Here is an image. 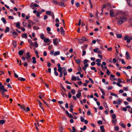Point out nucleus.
<instances>
[{
    "label": "nucleus",
    "mask_w": 132,
    "mask_h": 132,
    "mask_svg": "<svg viewBox=\"0 0 132 132\" xmlns=\"http://www.w3.org/2000/svg\"><path fill=\"white\" fill-rule=\"evenodd\" d=\"M28 41L29 43L31 46L33 45V43H32V40L30 39H28Z\"/></svg>",
    "instance_id": "5701e85b"
},
{
    "label": "nucleus",
    "mask_w": 132,
    "mask_h": 132,
    "mask_svg": "<svg viewBox=\"0 0 132 132\" xmlns=\"http://www.w3.org/2000/svg\"><path fill=\"white\" fill-rule=\"evenodd\" d=\"M114 129L116 131H117L119 130V128L118 127L116 126L114 127Z\"/></svg>",
    "instance_id": "09e8293b"
},
{
    "label": "nucleus",
    "mask_w": 132,
    "mask_h": 132,
    "mask_svg": "<svg viewBox=\"0 0 132 132\" xmlns=\"http://www.w3.org/2000/svg\"><path fill=\"white\" fill-rule=\"evenodd\" d=\"M8 31V27H7L6 28L5 30L4 31L5 33H6Z\"/></svg>",
    "instance_id": "69168bd1"
},
{
    "label": "nucleus",
    "mask_w": 132,
    "mask_h": 132,
    "mask_svg": "<svg viewBox=\"0 0 132 132\" xmlns=\"http://www.w3.org/2000/svg\"><path fill=\"white\" fill-rule=\"evenodd\" d=\"M21 37L23 38H27V35L26 33H25L21 35Z\"/></svg>",
    "instance_id": "a211bd4d"
},
{
    "label": "nucleus",
    "mask_w": 132,
    "mask_h": 132,
    "mask_svg": "<svg viewBox=\"0 0 132 132\" xmlns=\"http://www.w3.org/2000/svg\"><path fill=\"white\" fill-rule=\"evenodd\" d=\"M13 45L15 46V47L16 46V45H17V43H16V41H13Z\"/></svg>",
    "instance_id": "49530a36"
},
{
    "label": "nucleus",
    "mask_w": 132,
    "mask_h": 132,
    "mask_svg": "<svg viewBox=\"0 0 132 132\" xmlns=\"http://www.w3.org/2000/svg\"><path fill=\"white\" fill-rule=\"evenodd\" d=\"M127 81L128 82H131V83H132V79H127Z\"/></svg>",
    "instance_id": "052dcab7"
},
{
    "label": "nucleus",
    "mask_w": 132,
    "mask_h": 132,
    "mask_svg": "<svg viewBox=\"0 0 132 132\" xmlns=\"http://www.w3.org/2000/svg\"><path fill=\"white\" fill-rule=\"evenodd\" d=\"M1 90H2L3 91H4V92H7V90L4 88V86H1Z\"/></svg>",
    "instance_id": "4468645a"
},
{
    "label": "nucleus",
    "mask_w": 132,
    "mask_h": 132,
    "mask_svg": "<svg viewBox=\"0 0 132 132\" xmlns=\"http://www.w3.org/2000/svg\"><path fill=\"white\" fill-rule=\"evenodd\" d=\"M129 22L130 25L132 26V18L129 19Z\"/></svg>",
    "instance_id": "2f4dec72"
},
{
    "label": "nucleus",
    "mask_w": 132,
    "mask_h": 132,
    "mask_svg": "<svg viewBox=\"0 0 132 132\" xmlns=\"http://www.w3.org/2000/svg\"><path fill=\"white\" fill-rule=\"evenodd\" d=\"M127 100L128 102H132V98L128 97L127 98Z\"/></svg>",
    "instance_id": "c85d7f7f"
},
{
    "label": "nucleus",
    "mask_w": 132,
    "mask_h": 132,
    "mask_svg": "<svg viewBox=\"0 0 132 132\" xmlns=\"http://www.w3.org/2000/svg\"><path fill=\"white\" fill-rule=\"evenodd\" d=\"M22 24L24 27H26L27 26V23L26 22L23 21L22 22Z\"/></svg>",
    "instance_id": "a878e982"
},
{
    "label": "nucleus",
    "mask_w": 132,
    "mask_h": 132,
    "mask_svg": "<svg viewBox=\"0 0 132 132\" xmlns=\"http://www.w3.org/2000/svg\"><path fill=\"white\" fill-rule=\"evenodd\" d=\"M18 105L20 106L21 108V109L22 110H25V107L24 105H21L20 104H18Z\"/></svg>",
    "instance_id": "f3484780"
},
{
    "label": "nucleus",
    "mask_w": 132,
    "mask_h": 132,
    "mask_svg": "<svg viewBox=\"0 0 132 132\" xmlns=\"http://www.w3.org/2000/svg\"><path fill=\"white\" fill-rule=\"evenodd\" d=\"M50 40L49 38H47L44 39V42L45 43H47L50 42Z\"/></svg>",
    "instance_id": "6ab92c4d"
},
{
    "label": "nucleus",
    "mask_w": 132,
    "mask_h": 132,
    "mask_svg": "<svg viewBox=\"0 0 132 132\" xmlns=\"http://www.w3.org/2000/svg\"><path fill=\"white\" fill-rule=\"evenodd\" d=\"M82 55L83 56L85 55L86 54V51H85L83 50L82 51Z\"/></svg>",
    "instance_id": "bf43d9fd"
},
{
    "label": "nucleus",
    "mask_w": 132,
    "mask_h": 132,
    "mask_svg": "<svg viewBox=\"0 0 132 132\" xmlns=\"http://www.w3.org/2000/svg\"><path fill=\"white\" fill-rule=\"evenodd\" d=\"M112 118L113 119H115L116 118V114H113L112 116Z\"/></svg>",
    "instance_id": "680f3d73"
},
{
    "label": "nucleus",
    "mask_w": 132,
    "mask_h": 132,
    "mask_svg": "<svg viewBox=\"0 0 132 132\" xmlns=\"http://www.w3.org/2000/svg\"><path fill=\"white\" fill-rule=\"evenodd\" d=\"M121 103V101L120 100H118L117 101V103L118 105L120 104Z\"/></svg>",
    "instance_id": "4d7b16f0"
},
{
    "label": "nucleus",
    "mask_w": 132,
    "mask_h": 132,
    "mask_svg": "<svg viewBox=\"0 0 132 132\" xmlns=\"http://www.w3.org/2000/svg\"><path fill=\"white\" fill-rule=\"evenodd\" d=\"M84 64V66L83 67L82 69L84 71H85L87 67L88 66V64Z\"/></svg>",
    "instance_id": "9b49d317"
},
{
    "label": "nucleus",
    "mask_w": 132,
    "mask_h": 132,
    "mask_svg": "<svg viewBox=\"0 0 132 132\" xmlns=\"http://www.w3.org/2000/svg\"><path fill=\"white\" fill-rule=\"evenodd\" d=\"M71 80L75 81L77 80V78L74 76H72L71 78Z\"/></svg>",
    "instance_id": "f704fd0d"
},
{
    "label": "nucleus",
    "mask_w": 132,
    "mask_h": 132,
    "mask_svg": "<svg viewBox=\"0 0 132 132\" xmlns=\"http://www.w3.org/2000/svg\"><path fill=\"white\" fill-rule=\"evenodd\" d=\"M27 65L28 63L27 62H25L24 63V67H27Z\"/></svg>",
    "instance_id": "774afa93"
},
{
    "label": "nucleus",
    "mask_w": 132,
    "mask_h": 132,
    "mask_svg": "<svg viewBox=\"0 0 132 132\" xmlns=\"http://www.w3.org/2000/svg\"><path fill=\"white\" fill-rule=\"evenodd\" d=\"M5 123V121L4 120H0V124H3Z\"/></svg>",
    "instance_id": "79ce46f5"
},
{
    "label": "nucleus",
    "mask_w": 132,
    "mask_h": 132,
    "mask_svg": "<svg viewBox=\"0 0 132 132\" xmlns=\"http://www.w3.org/2000/svg\"><path fill=\"white\" fill-rule=\"evenodd\" d=\"M32 59L33 60L32 63L34 64H35L36 63V58L35 57H33L32 58Z\"/></svg>",
    "instance_id": "412c9836"
},
{
    "label": "nucleus",
    "mask_w": 132,
    "mask_h": 132,
    "mask_svg": "<svg viewBox=\"0 0 132 132\" xmlns=\"http://www.w3.org/2000/svg\"><path fill=\"white\" fill-rule=\"evenodd\" d=\"M28 28L30 29L31 28V25H33L34 22L32 21L29 20H28Z\"/></svg>",
    "instance_id": "7ed1b4c3"
},
{
    "label": "nucleus",
    "mask_w": 132,
    "mask_h": 132,
    "mask_svg": "<svg viewBox=\"0 0 132 132\" xmlns=\"http://www.w3.org/2000/svg\"><path fill=\"white\" fill-rule=\"evenodd\" d=\"M98 50H99V48H96L95 49H94L93 50L96 53L97 52Z\"/></svg>",
    "instance_id": "3c124183"
},
{
    "label": "nucleus",
    "mask_w": 132,
    "mask_h": 132,
    "mask_svg": "<svg viewBox=\"0 0 132 132\" xmlns=\"http://www.w3.org/2000/svg\"><path fill=\"white\" fill-rule=\"evenodd\" d=\"M110 15L112 17L114 16V13L113 11L112 10H110Z\"/></svg>",
    "instance_id": "0eeeda50"
},
{
    "label": "nucleus",
    "mask_w": 132,
    "mask_h": 132,
    "mask_svg": "<svg viewBox=\"0 0 132 132\" xmlns=\"http://www.w3.org/2000/svg\"><path fill=\"white\" fill-rule=\"evenodd\" d=\"M120 125L123 128H126V126L124 124L121 123H120Z\"/></svg>",
    "instance_id": "7c9ffc66"
},
{
    "label": "nucleus",
    "mask_w": 132,
    "mask_h": 132,
    "mask_svg": "<svg viewBox=\"0 0 132 132\" xmlns=\"http://www.w3.org/2000/svg\"><path fill=\"white\" fill-rule=\"evenodd\" d=\"M81 39L83 41V42L84 41H87L86 37H82Z\"/></svg>",
    "instance_id": "ea45409f"
},
{
    "label": "nucleus",
    "mask_w": 132,
    "mask_h": 132,
    "mask_svg": "<svg viewBox=\"0 0 132 132\" xmlns=\"http://www.w3.org/2000/svg\"><path fill=\"white\" fill-rule=\"evenodd\" d=\"M88 60L87 59H85L83 61L84 64H87V63L88 62Z\"/></svg>",
    "instance_id": "72a5a7b5"
},
{
    "label": "nucleus",
    "mask_w": 132,
    "mask_h": 132,
    "mask_svg": "<svg viewBox=\"0 0 132 132\" xmlns=\"http://www.w3.org/2000/svg\"><path fill=\"white\" fill-rule=\"evenodd\" d=\"M118 82L119 83H121L122 82V79L120 78H118Z\"/></svg>",
    "instance_id": "0e129e2a"
},
{
    "label": "nucleus",
    "mask_w": 132,
    "mask_h": 132,
    "mask_svg": "<svg viewBox=\"0 0 132 132\" xmlns=\"http://www.w3.org/2000/svg\"><path fill=\"white\" fill-rule=\"evenodd\" d=\"M128 87H123V89L124 90L127 91L128 90Z\"/></svg>",
    "instance_id": "a18cd8bd"
},
{
    "label": "nucleus",
    "mask_w": 132,
    "mask_h": 132,
    "mask_svg": "<svg viewBox=\"0 0 132 132\" xmlns=\"http://www.w3.org/2000/svg\"><path fill=\"white\" fill-rule=\"evenodd\" d=\"M7 54H8V53L7 52H6V53H4L3 54V55L4 56V57H5V58H6V56L7 55Z\"/></svg>",
    "instance_id": "8fccbe9b"
},
{
    "label": "nucleus",
    "mask_w": 132,
    "mask_h": 132,
    "mask_svg": "<svg viewBox=\"0 0 132 132\" xmlns=\"http://www.w3.org/2000/svg\"><path fill=\"white\" fill-rule=\"evenodd\" d=\"M40 37L41 39H44V35L43 34H41L40 35Z\"/></svg>",
    "instance_id": "a19ab883"
},
{
    "label": "nucleus",
    "mask_w": 132,
    "mask_h": 132,
    "mask_svg": "<svg viewBox=\"0 0 132 132\" xmlns=\"http://www.w3.org/2000/svg\"><path fill=\"white\" fill-rule=\"evenodd\" d=\"M75 61L78 64H80V61L79 59H77L75 60Z\"/></svg>",
    "instance_id": "4be33fe9"
},
{
    "label": "nucleus",
    "mask_w": 132,
    "mask_h": 132,
    "mask_svg": "<svg viewBox=\"0 0 132 132\" xmlns=\"http://www.w3.org/2000/svg\"><path fill=\"white\" fill-rule=\"evenodd\" d=\"M97 123L100 125H102V121L101 120H99L97 122Z\"/></svg>",
    "instance_id": "5fc2aeb1"
},
{
    "label": "nucleus",
    "mask_w": 132,
    "mask_h": 132,
    "mask_svg": "<svg viewBox=\"0 0 132 132\" xmlns=\"http://www.w3.org/2000/svg\"><path fill=\"white\" fill-rule=\"evenodd\" d=\"M33 28L34 30H38V29H39V27H36V26H34L33 27Z\"/></svg>",
    "instance_id": "4c0bfd02"
},
{
    "label": "nucleus",
    "mask_w": 132,
    "mask_h": 132,
    "mask_svg": "<svg viewBox=\"0 0 132 132\" xmlns=\"http://www.w3.org/2000/svg\"><path fill=\"white\" fill-rule=\"evenodd\" d=\"M110 95L112 96H115L116 97H118V96L117 94H115L113 93H111Z\"/></svg>",
    "instance_id": "de8ad7c7"
},
{
    "label": "nucleus",
    "mask_w": 132,
    "mask_h": 132,
    "mask_svg": "<svg viewBox=\"0 0 132 132\" xmlns=\"http://www.w3.org/2000/svg\"><path fill=\"white\" fill-rule=\"evenodd\" d=\"M26 55L27 56L26 57V59H28L30 58V53L29 52H27Z\"/></svg>",
    "instance_id": "ddd939ff"
},
{
    "label": "nucleus",
    "mask_w": 132,
    "mask_h": 132,
    "mask_svg": "<svg viewBox=\"0 0 132 132\" xmlns=\"http://www.w3.org/2000/svg\"><path fill=\"white\" fill-rule=\"evenodd\" d=\"M18 80L20 81H24L26 80V79L22 77H19L18 78Z\"/></svg>",
    "instance_id": "393cba45"
},
{
    "label": "nucleus",
    "mask_w": 132,
    "mask_h": 132,
    "mask_svg": "<svg viewBox=\"0 0 132 132\" xmlns=\"http://www.w3.org/2000/svg\"><path fill=\"white\" fill-rule=\"evenodd\" d=\"M39 106H40V107L42 109V110H43V111H44V108L42 106V105H41V104H42L40 102H39Z\"/></svg>",
    "instance_id": "603ef678"
},
{
    "label": "nucleus",
    "mask_w": 132,
    "mask_h": 132,
    "mask_svg": "<svg viewBox=\"0 0 132 132\" xmlns=\"http://www.w3.org/2000/svg\"><path fill=\"white\" fill-rule=\"evenodd\" d=\"M30 108L29 107H27L26 108V109L25 108V110H24L26 112H27L28 111H30Z\"/></svg>",
    "instance_id": "58836bf2"
},
{
    "label": "nucleus",
    "mask_w": 132,
    "mask_h": 132,
    "mask_svg": "<svg viewBox=\"0 0 132 132\" xmlns=\"http://www.w3.org/2000/svg\"><path fill=\"white\" fill-rule=\"evenodd\" d=\"M47 30L48 32L50 31L51 30V28L49 27H47Z\"/></svg>",
    "instance_id": "e2e57ef3"
},
{
    "label": "nucleus",
    "mask_w": 132,
    "mask_h": 132,
    "mask_svg": "<svg viewBox=\"0 0 132 132\" xmlns=\"http://www.w3.org/2000/svg\"><path fill=\"white\" fill-rule=\"evenodd\" d=\"M106 73L107 74L109 75L110 73V72L109 70L107 69L106 70Z\"/></svg>",
    "instance_id": "13d9d810"
},
{
    "label": "nucleus",
    "mask_w": 132,
    "mask_h": 132,
    "mask_svg": "<svg viewBox=\"0 0 132 132\" xmlns=\"http://www.w3.org/2000/svg\"><path fill=\"white\" fill-rule=\"evenodd\" d=\"M19 29H21L22 31L24 32L25 30V28L23 27H20Z\"/></svg>",
    "instance_id": "c9c22d12"
},
{
    "label": "nucleus",
    "mask_w": 132,
    "mask_h": 132,
    "mask_svg": "<svg viewBox=\"0 0 132 132\" xmlns=\"http://www.w3.org/2000/svg\"><path fill=\"white\" fill-rule=\"evenodd\" d=\"M14 24L15 25L16 27L19 29L20 28V23L19 22L15 23H14Z\"/></svg>",
    "instance_id": "423d86ee"
},
{
    "label": "nucleus",
    "mask_w": 132,
    "mask_h": 132,
    "mask_svg": "<svg viewBox=\"0 0 132 132\" xmlns=\"http://www.w3.org/2000/svg\"><path fill=\"white\" fill-rule=\"evenodd\" d=\"M58 4L59 5H60L61 6L63 7H65V5L64 3L63 2H59L58 3Z\"/></svg>",
    "instance_id": "9d476101"
},
{
    "label": "nucleus",
    "mask_w": 132,
    "mask_h": 132,
    "mask_svg": "<svg viewBox=\"0 0 132 132\" xmlns=\"http://www.w3.org/2000/svg\"><path fill=\"white\" fill-rule=\"evenodd\" d=\"M66 70L67 69L65 67L63 68V69L62 70V73L66 72Z\"/></svg>",
    "instance_id": "c03bdc74"
},
{
    "label": "nucleus",
    "mask_w": 132,
    "mask_h": 132,
    "mask_svg": "<svg viewBox=\"0 0 132 132\" xmlns=\"http://www.w3.org/2000/svg\"><path fill=\"white\" fill-rule=\"evenodd\" d=\"M86 127L85 126H84L83 128L81 127L80 128V129L81 130L83 131H84L86 129Z\"/></svg>",
    "instance_id": "c756f323"
},
{
    "label": "nucleus",
    "mask_w": 132,
    "mask_h": 132,
    "mask_svg": "<svg viewBox=\"0 0 132 132\" xmlns=\"http://www.w3.org/2000/svg\"><path fill=\"white\" fill-rule=\"evenodd\" d=\"M76 96L78 98H80V97L81 96V93L80 92H78V93L76 95Z\"/></svg>",
    "instance_id": "2eb2a0df"
},
{
    "label": "nucleus",
    "mask_w": 132,
    "mask_h": 132,
    "mask_svg": "<svg viewBox=\"0 0 132 132\" xmlns=\"http://www.w3.org/2000/svg\"><path fill=\"white\" fill-rule=\"evenodd\" d=\"M112 121L113 123H115L116 122L117 120L116 119H113L112 120Z\"/></svg>",
    "instance_id": "864d4df0"
},
{
    "label": "nucleus",
    "mask_w": 132,
    "mask_h": 132,
    "mask_svg": "<svg viewBox=\"0 0 132 132\" xmlns=\"http://www.w3.org/2000/svg\"><path fill=\"white\" fill-rule=\"evenodd\" d=\"M124 39L125 40H127V43H130V40H132V36L125 35L124 37Z\"/></svg>",
    "instance_id": "f03ea898"
},
{
    "label": "nucleus",
    "mask_w": 132,
    "mask_h": 132,
    "mask_svg": "<svg viewBox=\"0 0 132 132\" xmlns=\"http://www.w3.org/2000/svg\"><path fill=\"white\" fill-rule=\"evenodd\" d=\"M127 20L126 18L123 17L120 18L118 21L117 24L119 25H121Z\"/></svg>",
    "instance_id": "f257e3e1"
},
{
    "label": "nucleus",
    "mask_w": 132,
    "mask_h": 132,
    "mask_svg": "<svg viewBox=\"0 0 132 132\" xmlns=\"http://www.w3.org/2000/svg\"><path fill=\"white\" fill-rule=\"evenodd\" d=\"M80 119L81 120V121L82 122H83L84 121V120H85L84 119L81 117L80 118Z\"/></svg>",
    "instance_id": "338daca9"
},
{
    "label": "nucleus",
    "mask_w": 132,
    "mask_h": 132,
    "mask_svg": "<svg viewBox=\"0 0 132 132\" xmlns=\"http://www.w3.org/2000/svg\"><path fill=\"white\" fill-rule=\"evenodd\" d=\"M71 93L73 95H75L76 93L75 90L74 89H72L71 90Z\"/></svg>",
    "instance_id": "cd10ccee"
},
{
    "label": "nucleus",
    "mask_w": 132,
    "mask_h": 132,
    "mask_svg": "<svg viewBox=\"0 0 132 132\" xmlns=\"http://www.w3.org/2000/svg\"><path fill=\"white\" fill-rule=\"evenodd\" d=\"M51 13V12L50 11H48L46 12V14L47 15H50Z\"/></svg>",
    "instance_id": "37998d69"
},
{
    "label": "nucleus",
    "mask_w": 132,
    "mask_h": 132,
    "mask_svg": "<svg viewBox=\"0 0 132 132\" xmlns=\"http://www.w3.org/2000/svg\"><path fill=\"white\" fill-rule=\"evenodd\" d=\"M126 59L127 60H129L130 59V57L129 56V53L128 51H126Z\"/></svg>",
    "instance_id": "1a4fd4ad"
},
{
    "label": "nucleus",
    "mask_w": 132,
    "mask_h": 132,
    "mask_svg": "<svg viewBox=\"0 0 132 132\" xmlns=\"http://www.w3.org/2000/svg\"><path fill=\"white\" fill-rule=\"evenodd\" d=\"M122 35L121 34H118L117 35V37L118 38H121L122 37Z\"/></svg>",
    "instance_id": "e433bc0d"
},
{
    "label": "nucleus",
    "mask_w": 132,
    "mask_h": 132,
    "mask_svg": "<svg viewBox=\"0 0 132 132\" xmlns=\"http://www.w3.org/2000/svg\"><path fill=\"white\" fill-rule=\"evenodd\" d=\"M53 43L56 46L59 42L57 41L58 39L57 38H54L53 39Z\"/></svg>",
    "instance_id": "20e7f679"
},
{
    "label": "nucleus",
    "mask_w": 132,
    "mask_h": 132,
    "mask_svg": "<svg viewBox=\"0 0 132 132\" xmlns=\"http://www.w3.org/2000/svg\"><path fill=\"white\" fill-rule=\"evenodd\" d=\"M33 46H34L35 47H38V44L37 43V41L35 42H34L33 43V45H32Z\"/></svg>",
    "instance_id": "dca6fc26"
},
{
    "label": "nucleus",
    "mask_w": 132,
    "mask_h": 132,
    "mask_svg": "<svg viewBox=\"0 0 132 132\" xmlns=\"http://www.w3.org/2000/svg\"><path fill=\"white\" fill-rule=\"evenodd\" d=\"M63 69L62 67H60V68H59L58 69V71L59 72H62V70Z\"/></svg>",
    "instance_id": "473e14b6"
},
{
    "label": "nucleus",
    "mask_w": 132,
    "mask_h": 132,
    "mask_svg": "<svg viewBox=\"0 0 132 132\" xmlns=\"http://www.w3.org/2000/svg\"><path fill=\"white\" fill-rule=\"evenodd\" d=\"M11 32L12 33V36L14 38H16L17 36L18 35V34L17 32L15 31H13L12 32L11 31Z\"/></svg>",
    "instance_id": "39448f33"
},
{
    "label": "nucleus",
    "mask_w": 132,
    "mask_h": 132,
    "mask_svg": "<svg viewBox=\"0 0 132 132\" xmlns=\"http://www.w3.org/2000/svg\"><path fill=\"white\" fill-rule=\"evenodd\" d=\"M23 53V51L22 50H21L18 52V54L19 55H22Z\"/></svg>",
    "instance_id": "b1692460"
},
{
    "label": "nucleus",
    "mask_w": 132,
    "mask_h": 132,
    "mask_svg": "<svg viewBox=\"0 0 132 132\" xmlns=\"http://www.w3.org/2000/svg\"><path fill=\"white\" fill-rule=\"evenodd\" d=\"M103 104H104V107L106 109V110H109L108 108V106H107V105L106 102H104Z\"/></svg>",
    "instance_id": "f8f14e48"
},
{
    "label": "nucleus",
    "mask_w": 132,
    "mask_h": 132,
    "mask_svg": "<svg viewBox=\"0 0 132 132\" xmlns=\"http://www.w3.org/2000/svg\"><path fill=\"white\" fill-rule=\"evenodd\" d=\"M128 4L130 6H132V0H127Z\"/></svg>",
    "instance_id": "6e6552de"
},
{
    "label": "nucleus",
    "mask_w": 132,
    "mask_h": 132,
    "mask_svg": "<svg viewBox=\"0 0 132 132\" xmlns=\"http://www.w3.org/2000/svg\"><path fill=\"white\" fill-rule=\"evenodd\" d=\"M60 54V52L59 51H57L55 52L54 54V55L56 56L59 55Z\"/></svg>",
    "instance_id": "bb28decb"
},
{
    "label": "nucleus",
    "mask_w": 132,
    "mask_h": 132,
    "mask_svg": "<svg viewBox=\"0 0 132 132\" xmlns=\"http://www.w3.org/2000/svg\"><path fill=\"white\" fill-rule=\"evenodd\" d=\"M1 20L3 22L4 24H5L6 23V21L4 18L2 17V18Z\"/></svg>",
    "instance_id": "aec40b11"
},
{
    "label": "nucleus",
    "mask_w": 132,
    "mask_h": 132,
    "mask_svg": "<svg viewBox=\"0 0 132 132\" xmlns=\"http://www.w3.org/2000/svg\"><path fill=\"white\" fill-rule=\"evenodd\" d=\"M75 4L77 7H79L80 5V4L78 2H76V3Z\"/></svg>",
    "instance_id": "6e6d98bb"
}]
</instances>
